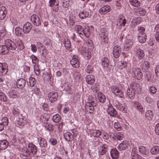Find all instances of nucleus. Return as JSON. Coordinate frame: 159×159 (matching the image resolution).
<instances>
[{
    "instance_id": "51",
    "label": "nucleus",
    "mask_w": 159,
    "mask_h": 159,
    "mask_svg": "<svg viewBox=\"0 0 159 159\" xmlns=\"http://www.w3.org/2000/svg\"><path fill=\"white\" fill-rule=\"evenodd\" d=\"M64 43L66 48L67 49L70 48V41L68 40L67 38H65L64 39Z\"/></svg>"
},
{
    "instance_id": "28",
    "label": "nucleus",
    "mask_w": 159,
    "mask_h": 159,
    "mask_svg": "<svg viewBox=\"0 0 159 159\" xmlns=\"http://www.w3.org/2000/svg\"><path fill=\"white\" fill-rule=\"evenodd\" d=\"M87 98V101L86 102H89L91 103H96L95 102V99L93 98L92 95L89 96L88 97L87 96H84L82 97V98L83 100H85V97Z\"/></svg>"
},
{
    "instance_id": "56",
    "label": "nucleus",
    "mask_w": 159,
    "mask_h": 159,
    "mask_svg": "<svg viewBox=\"0 0 159 159\" xmlns=\"http://www.w3.org/2000/svg\"><path fill=\"white\" fill-rule=\"evenodd\" d=\"M89 16V13L85 11H84L80 13V18L81 19H84L86 17H87Z\"/></svg>"
},
{
    "instance_id": "27",
    "label": "nucleus",
    "mask_w": 159,
    "mask_h": 159,
    "mask_svg": "<svg viewBox=\"0 0 159 159\" xmlns=\"http://www.w3.org/2000/svg\"><path fill=\"white\" fill-rule=\"evenodd\" d=\"M70 63L74 67L78 68L80 66L79 62L78 60L75 58H73L70 60Z\"/></svg>"
},
{
    "instance_id": "41",
    "label": "nucleus",
    "mask_w": 159,
    "mask_h": 159,
    "mask_svg": "<svg viewBox=\"0 0 159 159\" xmlns=\"http://www.w3.org/2000/svg\"><path fill=\"white\" fill-rule=\"evenodd\" d=\"M151 153L153 154H156L159 153V146H153L151 149Z\"/></svg>"
},
{
    "instance_id": "45",
    "label": "nucleus",
    "mask_w": 159,
    "mask_h": 159,
    "mask_svg": "<svg viewBox=\"0 0 159 159\" xmlns=\"http://www.w3.org/2000/svg\"><path fill=\"white\" fill-rule=\"evenodd\" d=\"M129 2L131 5L135 7L140 6V2L138 0H129Z\"/></svg>"
},
{
    "instance_id": "54",
    "label": "nucleus",
    "mask_w": 159,
    "mask_h": 159,
    "mask_svg": "<svg viewBox=\"0 0 159 159\" xmlns=\"http://www.w3.org/2000/svg\"><path fill=\"white\" fill-rule=\"evenodd\" d=\"M29 82L30 85L31 87L34 86L36 84V81L35 78L30 77L29 78Z\"/></svg>"
},
{
    "instance_id": "57",
    "label": "nucleus",
    "mask_w": 159,
    "mask_h": 159,
    "mask_svg": "<svg viewBox=\"0 0 159 159\" xmlns=\"http://www.w3.org/2000/svg\"><path fill=\"white\" fill-rule=\"evenodd\" d=\"M128 63L125 61L121 62L119 66V68L122 69L124 68H125L127 67Z\"/></svg>"
},
{
    "instance_id": "6",
    "label": "nucleus",
    "mask_w": 159,
    "mask_h": 159,
    "mask_svg": "<svg viewBox=\"0 0 159 159\" xmlns=\"http://www.w3.org/2000/svg\"><path fill=\"white\" fill-rule=\"evenodd\" d=\"M5 44L7 46L8 49L14 50L16 48L15 43L10 39H7L5 41Z\"/></svg>"
},
{
    "instance_id": "59",
    "label": "nucleus",
    "mask_w": 159,
    "mask_h": 159,
    "mask_svg": "<svg viewBox=\"0 0 159 159\" xmlns=\"http://www.w3.org/2000/svg\"><path fill=\"white\" fill-rule=\"evenodd\" d=\"M2 124L4 125H7L8 123V119L7 117L3 118L1 120Z\"/></svg>"
},
{
    "instance_id": "60",
    "label": "nucleus",
    "mask_w": 159,
    "mask_h": 159,
    "mask_svg": "<svg viewBox=\"0 0 159 159\" xmlns=\"http://www.w3.org/2000/svg\"><path fill=\"white\" fill-rule=\"evenodd\" d=\"M136 150V149H134L132 150V152L131 153L132 159H138V155L134 152H135Z\"/></svg>"
},
{
    "instance_id": "62",
    "label": "nucleus",
    "mask_w": 159,
    "mask_h": 159,
    "mask_svg": "<svg viewBox=\"0 0 159 159\" xmlns=\"http://www.w3.org/2000/svg\"><path fill=\"white\" fill-rule=\"evenodd\" d=\"M47 116V114H45L41 116L40 119L42 122H45L48 120V118L46 117Z\"/></svg>"
},
{
    "instance_id": "35",
    "label": "nucleus",
    "mask_w": 159,
    "mask_h": 159,
    "mask_svg": "<svg viewBox=\"0 0 159 159\" xmlns=\"http://www.w3.org/2000/svg\"><path fill=\"white\" fill-rule=\"evenodd\" d=\"M38 141L40 147H45L47 146V142L44 138L40 137L38 139Z\"/></svg>"
},
{
    "instance_id": "44",
    "label": "nucleus",
    "mask_w": 159,
    "mask_h": 159,
    "mask_svg": "<svg viewBox=\"0 0 159 159\" xmlns=\"http://www.w3.org/2000/svg\"><path fill=\"white\" fill-rule=\"evenodd\" d=\"M150 64L148 61H144L142 66V69L143 70H148L150 67Z\"/></svg>"
},
{
    "instance_id": "36",
    "label": "nucleus",
    "mask_w": 159,
    "mask_h": 159,
    "mask_svg": "<svg viewBox=\"0 0 159 159\" xmlns=\"http://www.w3.org/2000/svg\"><path fill=\"white\" fill-rule=\"evenodd\" d=\"M64 135L65 139L67 141H70L72 140V135L70 132L66 131L64 133Z\"/></svg>"
},
{
    "instance_id": "26",
    "label": "nucleus",
    "mask_w": 159,
    "mask_h": 159,
    "mask_svg": "<svg viewBox=\"0 0 159 159\" xmlns=\"http://www.w3.org/2000/svg\"><path fill=\"white\" fill-rule=\"evenodd\" d=\"M135 12L138 15L144 16L146 15V11L144 8L140 7L137 8L135 10Z\"/></svg>"
},
{
    "instance_id": "15",
    "label": "nucleus",
    "mask_w": 159,
    "mask_h": 159,
    "mask_svg": "<svg viewBox=\"0 0 159 159\" xmlns=\"http://www.w3.org/2000/svg\"><path fill=\"white\" fill-rule=\"evenodd\" d=\"M107 113L111 116H114L117 114L116 110L113 108L112 106L109 104L108 106V107L107 109Z\"/></svg>"
},
{
    "instance_id": "58",
    "label": "nucleus",
    "mask_w": 159,
    "mask_h": 159,
    "mask_svg": "<svg viewBox=\"0 0 159 159\" xmlns=\"http://www.w3.org/2000/svg\"><path fill=\"white\" fill-rule=\"evenodd\" d=\"M145 101L148 103L151 104L154 101V99L149 96H147L145 99Z\"/></svg>"
},
{
    "instance_id": "37",
    "label": "nucleus",
    "mask_w": 159,
    "mask_h": 159,
    "mask_svg": "<svg viewBox=\"0 0 159 159\" xmlns=\"http://www.w3.org/2000/svg\"><path fill=\"white\" fill-rule=\"evenodd\" d=\"M139 152L142 155H146L148 152V149L145 147L141 146L139 147Z\"/></svg>"
},
{
    "instance_id": "46",
    "label": "nucleus",
    "mask_w": 159,
    "mask_h": 159,
    "mask_svg": "<svg viewBox=\"0 0 159 159\" xmlns=\"http://www.w3.org/2000/svg\"><path fill=\"white\" fill-rule=\"evenodd\" d=\"M70 0H63L62 2V6L65 8H68L70 5Z\"/></svg>"
},
{
    "instance_id": "7",
    "label": "nucleus",
    "mask_w": 159,
    "mask_h": 159,
    "mask_svg": "<svg viewBox=\"0 0 159 159\" xmlns=\"http://www.w3.org/2000/svg\"><path fill=\"white\" fill-rule=\"evenodd\" d=\"M96 103H91L89 102H86L85 105V109L86 111L90 113L93 112L94 106L96 105Z\"/></svg>"
},
{
    "instance_id": "38",
    "label": "nucleus",
    "mask_w": 159,
    "mask_h": 159,
    "mask_svg": "<svg viewBox=\"0 0 159 159\" xmlns=\"http://www.w3.org/2000/svg\"><path fill=\"white\" fill-rule=\"evenodd\" d=\"M102 65L104 68L107 67L108 65L109 61L107 57H103L101 60Z\"/></svg>"
},
{
    "instance_id": "14",
    "label": "nucleus",
    "mask_w": 159,
    "mask_h": 159,
    "mask_svg": "<svg viewBox=\"0 0 159 159\" xmlns=\"http://www.w3.org/2000/svg\"><path fill=\"white\" fill-rule=\"evenodd\" d=\"M85 80L88 84L93 85L95 82V79L93 75H89L86 76Z\"/></svg>"
},
{
    "instance_id": "16",
    "label": "nucleus",
    "mask_w": 159,
    "mask_h": 159,
    "mask_svg": "<svg viewBox=\"0 0 159 159\" xmlns=\"http://www.w3.org/2000/svg\"><path fill=\"white\" fill-rule=\"evenodd\" d=\"M32 25L30 22H27L23 26V31L25 34L29 33L32 28Z\"/></svg>"
},
{
    "instance_id": "10",
    "label": "nucleus",
    "mask_w": 159,
    "mask_h": 159,
    "mask_svg": "<svg viewBox=\"0 0 159 159\" xmlns=\"http://www.w3.org/2000/svg\"><path fill=\"white\" fill-rule=\"evenodd\" d=\"M121 52V48L119 45L115 46L113 48V54L115 58H118L120 56Z\"/></svg>"
},
{
    "instance_id": "2",
    "label": "nucleus",
    "mask_w": 159,
    "mask_h": 159,
    "mask_svg": "<svg viewBox=\"0 0 159 159\" xmlns=\"http://www.w3.org/2000/svg\"><path fill=\"white\" fill-rule=\"evenodd\" d=\"M111 91L116 96L120 98H124V92L122 89H120L116 85H112L111 87Z\"/></svg>"
},
{
    "instance_id": "55",
    "label": "nucleus",
    "mask_w": 159,
    "mask_h": 159,
    "mask_svg": "<svg viewBox=\"0 0 159 159\" xmlns=\"http://www.w3.org/2000/svg\"><path fill=\"white\" fill-rule=\"evenodd\" d=\"M114 127L118 131L122 129L121 125L118 122H115L114 123Z\"/></svg>"
},
{
    "instance_id": "34",
    "label": "nucleus",
    "mask_w": 159,
    "mask_h": 159,
    "mask_svg": "<svg viewBox=\"0 0 159 159\" xmlns=\"http://www.w3.org/2000/svg\"><path fill=\"white\" fill-rule=\"evenodd\" d=\"M145 117L147 119L151 120L153 117V113L150 110H147L145 113Z\"/></svg>"
},
{
    "instance_id": "43",
    "label": "nucleus",
    "mask_w": 159,
    "mask_h": 159,
    "mask_svg": "<svg viewBox=\"0 0 159 159\" xmlns=\"http://www.w3.org/2000/svg\"><path fill=\"white\" fill-rule=\"evenodd\" d=\"M23 30L21 28L16 27L15 29V33L16 35L21 36L23 34Z\"/></svg>"
},
{
    "instance_id": "50",
    "label": "nucleus",
    "mask_w": 159,
    "mask_h": 159,
    "mask_svg": "<svg viewBox=\"0 0 159 159\" xmlns=\"http://www.w3.org/2000/svg\"><path fill=\"white\" fill-rule=\"evenodd\" d=\"M61 116L58 114L54 115L52 117L53 121L55 123L59 122L61 120Z\"/></svg>"
},
{
    "instance_id": "1",
    "label": "nucleus",
    "mask_w": 159,
    "mask_h": 159,
    "mask_svg": "<svg viewBox=\"0 0 159 159\" xmlns=\"http://www.w3.org/2000/svg\"><path fill=\"white\" fill-rule=\"evenodd\" d=\"M93 43L92 40H88L86 44H84L81 48V53L84 57L87 59H89L91 57V52L89 48L91 49L93 47Z\"/></svg>"
},
{
    "instance_id": "29",
    "label": "nucleus",
    "mask_w": 159,
    "mask_h": 159,
    "mask_svg": "<svg viewBox=\"0 0 159 159\" xmlns=\"http://www.w3.org/2000/svg\"><path fill=\"white\" fill-rule=\"evenodd\" d=\"M98 98L100 102L102 103H104L106 100L105 95L101 92L98 93Z\"/></svg>"
},
{
    "instance_id": "11",
    "label": "nucleus",
    "mask_w": 159,
    "mask_h": 159,
    "mask_svg": "<svg viewBox=\"0 0 159 159\" xmlns=\"http://www.w3.org/2000/svg\"><path fill=\"white\" fill-rule=\"evenodd\" d=\"M114 105L116 108L118 110L124 112H127V108L125 104H120L116 102L115 103Z\"/></svg>"
},
{
    "instance_id": "33",
    "label": "nucleus",
    "mask_w": 159,
    "mask_h": 159,
    "mask_svg": "<svg viewBox=\"0 0 159 159\" xmlns=\"http://www.w3.org/2000/svg\"><path fill=\"white\" fill-rule=\"evenodd\" d=\"M8 143L7 141L5 140L1 141L0 143V149L4 150L8 146Z\"/></svg>"
},
{
    "instance_id": "61",
    "label": "nucleus",
    "mask_w": 159,
    "mask_h": 159,
    "mask_svg": "<svg viewBox=\"0 0 159 159\" xmlns=\"http://www.w3.org/2000/svg\"><path fill=\"white\" fill-rule=\"evenodd\" d=\"M0 100L3 102H6L7 99L5 95L2 93H0Z\"/></svg>"
},
{
    "instance_id": "25",
    "label": "nucleus",
    "mask_w": 159,
    "mask_h": 159,
    "mask_svg": "<svg viewBox=\"0 0 159 159\" xmlns=\"http://www.w3.org/2000/svg\"><path fill=\"white\" fill-rule=\"evenodd\" d=\"M138 38V41L140 43H144L146 41L147 36L145 34H139Z\"/></svg>"
},
{
    "instance_id": "3",
    "label": "nucleus",
    "mask_w": 159,
    "mask_h": 159,
    "mask_svg": "<svg viewBox=\"0 0 159 159\" xmlns=\"http://www.w3.org/2000/svg\"><path fill=\"white\" fill-rule=\"evenodd\" d=\"M132 75L137 80H140L142 77L141 70L138 68L135 67L132 69Z\"/></svg>"
},
{
    "instance_id": "64",
    "label": "nucleus",
    "mask_w": 159,
    "mask_h": 159,
    "mask_svg": "<svg viewBox=\"0 0 159 159\" xmlns=\"http://www.w3.org/2000/svg\"><path fill=\"white\" fill-rule=\"evenodd\" d=\"M30 58L32 59V61L34 64L36 63L39 60L36 56L34 55H32L30 57Z\"/></svg>"
},
{
    "instance_id": "48",
    "label": "nucleus",
    "mask_w": 159,
    "mask_h": 159,
    "mask_svg": "<svg viewBox=\"0 0 159 159\" xmlns=\"http://www.w3.org/2000/svg\"><path fill=\"white\" fill-rule=\"evenodd\" d=\"M134 105L137 109L140 111H142L143 110V107L140 103L138 102H135L134 103Z\"/></svg>"
},
{
    "instance_id": "53",
    "label": "nucleus",
    "mask_w": 159,
    "mask_h": 159,
    "mask_svg": "<svg viewBox=\"0 0 159 159\" xmlns=\"http://www.w3.org/2000/svg\"><path fill=\"white\" fill-rule=\"evenodd\" d=\"M141 22V19L140 18H137L132 21V25H133L134 26L137 24H139Z\"/></svg>"
},
{
    "instance_id": "13",
    "label": "nucleus",
    "mask_w": 159,
    "mask_h": 159,
    "mask_svg": "<svg viewBox=\"0 0 159 159\" xmlns=\"http://www.w3.org/2000/svg\"><path fill=\"white\" fill-rule=\"evenodd\" d=\"M135 90L133 87L128 88L127 91V94L131 99H134L135 97Z\"/></svg>"
},
{
    "instance_id": "63",
    "label": "nucleus",
    "mask_w": 159,
    "mask_h": 159,
    "mask_svg": "<svg viewBox=\"0 0 159 159\" xmlns=\"http://www.w3.org/2000/svg\"><path fill=\"white\" fill-rule=\"evenodd\" d=\"M34 72L37 75H38L40 73V70L37 65H35L34 67Z\"/></svg>"
},
{
    "instance_id": "20",
    "label": "nucleus",
    "mask_w": 159,
    "mask_h": 159,
    "mask_svg": "<svg viewBox=\"0 0 159 159\" xmlns=\"http://www.w3.org/2000/svg\"><path fill=\"white\" fill-rule=\"evenodd\" d=\"M7 11L5 7L2 6L0 7V19H3L6 16Z\"/></svg>"
},
{
    "instance_id": "22",
    "label": "nucleus",
    "mask_w": 159,
    "mask_h": 159,
    "mask_svg": "<svg viewBox=\"0 0 159 159\" xmlns=\"http://www.w3.org/2000/svg\"><path fill=\"white\" fill-rule=\"evenodd\" d=\"M136 54L139 60L143 59L145 56L143 51L140 49L137 50L136 51Z\"/></svg>"
},
{
    "instance_id": "9",
    "label": "nucleus",
    "mask_w": 159,
    "mask_h": 159,
    "mask_svg": "<svg viewBox=\"0 0 159 159\" xmlns=\"http://www.w3.org/2000/svg\"><path fill=\"white\" fill-rule=\"evenodd\" d=\"M8 66L6 63H0V75H5L8 72Z\"/></svg>"
},
{
    "instance_id": "39",
    "label": "nucleus",
    "mask_w": 159,
    "mask_h": 159,
    "mask_svg": "<svg viewBox=\"0 0 159 159\" xmlns=\"http://www.w3.org/2000/svg\"><path fill=\"white\" fill-rule=\"evenodd\" d=\"M90 133L94 137H99L101 134L100 131L98 130H91Z\"/></svg>"
},
{
    "instance_id": "31",
    "label": "nucleus",
    "mask_w": 159,
    "mask_h": 159,
    "mask_svg": "<svg viewBox=\"0 0 159 159\" xmlns=\"http://www.w3.org/2000/svg\"><path fill=\"white\" fill-rule=\"evenodd\" d=\"M9 50L6 45L0 46V53L6 54L8 53Z\"/></svg>"
},
{
    "instance_id": "49",
    "label": "nucleus",
    "mask_w": 159,
    "mask_h": 159,
    "mask_svg": "<svg viewBox=\"0 0 159 159\" xmlns=\"http://www.w3.org/2000/svg\"><path fill=\"white\" fill-rule=\"evenodd\" d=\"M123 134L120 133H117L116 135H114L112 137L113 139L116 140H121L123 139Z\"/></svg>"
},
{
    "instance_id": "8",
    "label": "nucleus",
    "mask_w": 159,
    "mask_h": 159,
    "mask_svg": "<svg viewBox=\"0 0 159 159\" xmlns=\"http://www.w3.org/2000/svg\"><path fill=\"white\" fill-rule=\"evenodd\" d=\"M130 147L129 143V142L124 141L121 142L118 146L117 148L120 151L125 150Z\"/></svg>"
},
{
    "instance_id": "47",
    "label": "nucleus",
    "mask_w": 159,
    "mask_h": 159,
    "mask_svg": "<svg viewBox=\"0 0 159 159\" xmlns=\"http://www.w3.org/2000/svg\"><path fill=\"white\" fill-rule=\"evenodd\" d=\"M44 127L47 130L49 131H52L54 129L53 125L48 122L45 124Z\"/></svg>"
},
{
    "instance_id": "19",
    "label": "nucleus",
    "mask_w": 159,
    "mask_h": 159,
    "mask_svg": "<svg viewBox=\"0 0 159 159\" xmlns=\"http://www.w3.org/2000/svg\"><path fill=\"white\" fill-rule=\"evenodd\" d=\"M111 10L110 7L108 5H106L101 8L99 10V12L102 14H105L109 12Z\"/></svg>"
},
{
    "instance_id": "5",
    "label": "nucleus",
    "mask_w": 159,
    "mask_h": 159,
    "mask_svg": "<svg viewBox=\"0 0 159 159\" xmlns=\"http://www.w3.org/2000/svg\"><path fill=\"white\" fill-rule=\"evenodd\" d=\"M89 29L87 26L80 25V34L84 35L88 37L90 35Z\"/></svg>"
},
{
    "instance_id": "4",
    "label": "nucleus",
    "mask_w": 159,
    "mask_h": 159,
    "mask_svg": "<svg viewBox=\"0 0 159 159\" xmlns=\"http://www.w3.org/2000/svg\"><path fill=\"white\" fill-rule=\"evenodd\" d=\"M31 21L34 25L39 26L41 24V19L36 14L32 15L31 17Z\"/></svg>"
},
{
    "instance_id": "17",
    "label": "nucleus",
    "mask_w": 159,
    "mask_h": 159,
    "mask_svg": "<svg viewBox=\"0 0 159 159\" xmlns=\"http://www.w3.org/2000/svg\"><path fill=\"white\" fill-rule=\"evenodd\" d=\"M133 45V42L130 39H126L124 44V48L126 51H128L131 48Z\"/></svg>"
},
{
    "instance_id": "23",
    "label": "nucleus",
    "mask_w": 159,
    "mask_h": 159,
    "mask_svg": "<svg viewBox=\"0 0 159 159\" xmlns=\"http://www.w3.org/2000/svg\"><path fill=\"white\" fill-rule=\"evenodd\" d=\"M111 155L113 159H117L119 157V152L117 149H112L110 151Z\"/></svg>"
},
{
    "instance_id": "52",
    "label": "nucleus",
    "mask_w": 159,
    "mask_h": 159,
    "mask_svg": "<svg viewBox=\"0 0 159 159\" xmlns=\"http://www.w3.org/2000/svg\"><path fill=\"white\" fill-rule=\"evenodd\" d=\"M25 124V120L22 118L19 119L17 121V124L19 126H23Z\"/></svg>"
},
{
    "instance_id": "12",
    "label": "nucleus",
    "mask_w": 159,
    "mask_h": 159,
    "mask_svg": "<svg viewBox=\"0 0 159 159\" xmlns=\"http://www.w3.org/2000/svg\"><path fill=\"white\" fill-rule=\"evenodd\" d=\"M48 97L49 101L51 102H53L57 99L58 94L56 92L52 91L48 93Z\"/></svg>"
},
{
    "instance_id": "30",
    "label": "nucleus",
    "mask_w": 159,
    "mask_h": 159,
    "mask_svg": "<svg viewBox=\"0 0 159 159\" xmlns=\"http://www.w3.org/2000/svg\"><path fill=\"white\" fill-rule=\"evenodd\" d=\"M8 96L11 98H17L18 97V93L16 91L11 90L8 92Z\"/></svg>"
},
{
    "instance_id": "24",
    "label": "nucleus",
    "mask_w": 159,
    "mask_h": 159,
    "mask_svg": "<svg viewBox=\"0 0 159 159\" xmlns=\"http://www.w3.org/2000/svg\"><path fill=\"white\" fill-rule=\"evenodd\" d=\"M25 80L24 79L20 78L17 81V86L19 88H22L25 87Z\"/></svg>"
},
{
    "instance_id": "18",
    "label": "nucleus",
    "mask_w": 159,
    "mask_h": 159,
    "mask_svg": "<svg viewBox=\"0 0 159 159\" xmlns=\"http://www.w3.org/2000/svg\"><path fill=\"white\" fill-rule=\"evenodd\" d=\"M126 22V20L125 18H120L118 19L116 25L118 29H121L122 26H125Z\"/></svg>"
},
{
    "instance_id": "21",
    "label": "nucleus",
    "mask_w": 159,
    "mask_h": 159,
    "mask_svg": "<svg viewBox=\"0 0 159 159\" xmlns=\"http://www.w3.org/2000/svg\"><path fill=\"white\" fill-rule=\"evenodd\" d=\"M98 153L100 155H103L106 153L107 151V146L106 145L104 144L102 146H100L98 148Z\"/></svg>"
},
{
    "instance_id": "42",
    "label": "nucleus",
    "mask_w": 159,
    "mask_h": 159,
    "mask_svg": "<svg viewBox=\"0 0 159 159\" xmlns=\"http://www.w3.org/2000/svg\"><path fill=\"white\" fill-rule=\"evenodd\" d=\"M30 153L26 148H25L23 152V153L20 155V157L23 159L26 158V157L29 156Z\"/></svg>"
},
{
    "instance_id": "32",
    "label": "nucleus",
    "mask_w": 159,
    "mask_h": 159,
    "mask_svg": "<svg viewBox=\"0 0 159 159\" xmlns=\"http://www.w3.org/2000/svg\"><path fill=\"white\" fill-rule=\"evenodd\" d=\"M29 149L31 151V152L34 154H35L37 152V149L36 147L33 143H30L28 145Z\"/></svg>"
},
{
    "instance_id": "40",
    "label": "nucleus",
    "mask_w": 159,
    "mask_h": 159,
    "mask_svg": "<svg viewBox=\"0 0 159 159\" xmlns=\"http://www.w3.org/2000/svg\"><path fill=\"white\" fill-rule=\"evenodd\" d=\"M100 35L102 40H104L106 39L107 35L105 29L103 28L100 30Z\"/></svg>"
}]
</instances>
